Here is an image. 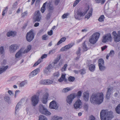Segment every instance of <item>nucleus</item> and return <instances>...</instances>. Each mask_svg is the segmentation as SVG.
Returning a JSON list of instances; mask_svg holds the SVG:
<instances>
[{
	"label": "nucleus",
	"instance_id": "774afa93",
	"mask_svg": "<svg viewBox=\"0 0 120 120\" xmlns=\"http://www.w3.org/2000/svg\"><path fill=\"white\" fill-rule=\"evenodd\" d=\"M53 31L52 30H51L50 31L48 32V34L49 35L51 36L52 34Z\"/></svg>",
	"mask_w": 120,
	"mask_h": 120
},
{
	"label": "nucleus",
	"instance_id": "7c9ffc66",
	"mask_svg": "<svg viewBox=\"0 0 120 120\" xmlns=\"http://www.w3.org/2000/svg\"><path fill=\"white\" fill-rule=\"evenodd\" d=\"M74 45V44L73 43L69 44L68 45L65 46V47L67 50L69 49L72 47Z\"/></svg>",
	"mask_w": 120,
	"mask_h": 120
},
{
	"label": "nucleus",
	"instance_id": "bb28decb",
	"mask_svg": "<svg viewBox=\"0 0 120 120\" xmlns=\"http://www.w3.org/2000/svg\"><path fill=\"white\" fill-rule=\"evenodd\" d=\"M31 46L29 45L27 47V49H26L25 50L23 49V52L24 53H26L28 52L31 49Z\"/></svg>",
	"mask_w": 120,
	"mask_h": 120
},
{
	"label": "nucleus",
	"instance_id": "8fccbe9b",
	"mask_svg": "<svg viewBox=\"0 0 120 120\" xmlns=\"http://www.w3.org/2000/svg\"><path fill=\"white\" fill-rule=\"evenodd\" d=\"M105 0H98V1L97 2V3L98 4L101 3V4H103L105 2Z\"/></svg>",
	"mask_w": 120,
	"mask_h": 120
},
{
	"label": "nucleus",
	"instance_id": "6e6552de",
	"mask_svg": "<svg viewBox=\"0 0 120 120\" xmlns=\"http://www.w3.org/2000/svg\"><path fill=\"white\" fill-rule=\"evenodd\" d=\"M39 96L36 95L32 96L31 98L32 104L34 106H35L38 103L39 101Z\"/></svg>",
	"mask_w": 120,
	"mask_h": 120
},
{
	"label": "nucleus",
	"instance_id": "58836bf2",
	"mask_svg": "<svg viewBox=\"0 0 120 120\" xmlns=\"http://www.w3.org/2000/svg\"><path fill=\"white\" fill-rule=\"evenodd\" d=\"M42 60L41 59H40L38 60L36 63H35L34 65H33V67H35L37 65H38L41 62Z\"/></svg>",
	"mask_w": 120,
	"mask_h": 120
},
{
	"label": "nucleus",
	"instance_id": "412c9836",
	"mask_svg": "<svg viewBox=\"0 0 120 120\" xmlns=\"http://www.w3.org/2000/svg\"><path fill=\"white\" fill-rule=\"evenodd\" d=\"M83 98L85 101H87L89 99V93L87 92H85L83 94Z\"/></svg>",
	"mask_w": 120,
	"mask_h": 120
},
{
	"label": "nucleus",
	"instance_id": "49530a36",
	"mask_svg": "<svg viewBox=\"0 0 120 120\" xmlns=\"http://www.w3.org/2000/svg\"><path fill=\"white\" fill-rule=\"evenodd\" d=\"M75 80L74 77L72 76H70L68 78V81L70 82H73Z\"/></svg>",
	"mask_w": 120,
	"mask_h": 120
},
{
	"label": "nucleus",
	"instance_id": "b1692460",
	"mask_svg": "<svg viewBox=\"0 0 120 120\" xmlns=\"http://www.w3.org/2000/svg\"><path fill=\"white\" fill-rule=\"evenodd\" d=\"M8 67V66L7 65L5 67H0V74L5 71L7 69Z\"/></svg>",
	"mask_w": 120,
	"mask_h": 120
},
{
	"label": "nucleus",
	"instance_id": "9d476101",
	"mask_svg": "<svg viewBox=\"0 0 120 120\" xmlns=\"http://www.w3.org/2000/svg\"><path fill=\"white\" fill-rule=\"evenodd\" d=\"M88 11V10H87L85 12L78 11L77 12V15H74L75 18L77 19L80 20V18L79 16L81 17L84 16L86 14Z\"/></svg>",
	"mask_w": 120,
	"mask_h": 120
},
{
	"label": "nucleus",
	"instance_id": "cd10ccee",
	"mask_svg": "<svg viewBox=\"0 0 120 120\" xmlns=\"http://www.w3.org/2000/svg\"><path fill=\"white\" fill-rule=\"evenodd\" d=\"M60 56H59L58 57H57L56 59L54 61L52 62V64H51L54 67V65L57 63L59 61V60L60 59Z\"/></svg>",
	"mask_w": 120,
	"mask_h": 120
},
{
	"label": "nucleus",
	"instance_id": "dca6fc26",
	"mask_svg": "<svg viewBox=\"0 0 120 120\" xmlns=\"http://www.w3.org/2000/svg\"><path fill=\"white\" fill-rule=\"evenodd\" d=\"M49 97L48 93H46L43 95L41 99V101L44 104H46L47 102L48 99Z\"/></svg>",
	"mask_w": 120,
	"mask_h": 120
},
{
	"label": "nucleus",
	"instance_id": "7ed1b4c3",
	"mask_svg": "<svg viewBox=\"0 0 120 120\" xmlns=\"http://www.w3.org/2000/svg\"><path fill=\"white\" fill-rule=\"evenodd\" d=\"M100 34L98 32H96L93 34L91 36L89 39V41L92 44H94L98 41L100 36Z\"/></svg>",
	"mask_w": 120,
	"mask_h": 120
},
{
	"label": "nucleus",
	"instance_id": "423d86ee",
	"mask_svg": "<svg viewBox=\"0 0 120 120\" xmlns=\"http://www.w3.org/2000/svg\"><path fill=\"white\" fill-rule=\"evenodd\" d=\"M112 40V38L111 34L108 33L103 36L102 41L103 43H106L108 41L111 42Z\"/></svg>",
	"mask_w": 120,
	"mask_h": 120
},
{
	"label": "nucleus",
	"instance_id": "052dcab7",
	"mask_svg": "<svg viewBox=\"0 0 120 120\" xmlns=\"http://www.w3.org/2000/svg\"><path fill=\"white\" fill-rule=\"evenodd\" d=\"M61 77L64 80V81H66L67 80V79H65V75H62Z\"/></svg>",
	"mask_w": 120,
	"mask_h": 120
},
{
	"label": "nucleus",
	"instance_id": "0eeeda50",
	"mask_svg": "<svg viewBox=\"0 0 120 120\" xmlns=\"http://www.w3.org/2000/svg\"><path fill=\"white\" fill-rule=\"evenodd\" d=\"M54 67L51 64H49L44 69L43 72L45 75H50L51 69Z\"/></svg>",
	"mask_w": 120,
	"mask_h": 120
},
{
	"label": "nucleus",
	"instance_id": "ea45409f",
	"mask_svg": "<svg viewBox=\"0 0 120 120\" xmlns=\"http://www.w3.org/2000/svg\"><path fill=\"white\" fill-rule=\"evenodd\" d=\"M42 60L41 59H40L38 60L36 63H35L34 65H33V67H35L37 65H38L41 62Z\"/></svg>",
	"mask_w": 120,
	"mask_h": 120
},
{
	"label": "nucleus",
	"instance_id": "680f3d73",
	"mask_svg": "<svg viewBox=\"0 0 120 120\" xmlns=\"http://www.w3.org/2000/svg\"><path fill=\"white\" fill-rule=\"evenodd\" d=\"M79 2L77 0H76L73 4V6L75 7L77 4Z\"/></svg>",
	"mask_w": 120,
	"mask_h": 120
},
{
	"label": "nucleus",
	"instance_id": "4be33fe9",
	"mask_svg": "<svg viewBox=\"0 0 120 120\" xmlns=\"http://www.w3.org/2000/svg\"><path fill=\"white\" fill-rule=\"evenodd\" d=\"M93 11V9L92 8H90V9L88 13L85 16V18H87L88 19H89L92 15Z\"/></svg>",
	"mask_w": 120,
	"mask_h": 120
},
{
	"label": "nucleus",
	"instance_id": "4468645a",
	"mask_svg": "<svg viewBox=\"0 0 120 120\" xmlns=\"http://www.w3.org/2000/svg\"><path fill=\"white\" fill-rule=\"evenodd\" d=\"M82 102L80 99L77 100L74 104V108L76 109H80L81 108Z\"/></svg>",
	"mask_w": 120,
	"mask_h": 120
},
{
	"label": "nucleus",
	"instance_id": "a211bd4d",
	"mask_svg": "<svg viewBox=\"0 0 120 120\" xmlns=\"http://www.w3.org/2000/svg\"><path fill=\"white\" fill-rule=\"evenodd\" d=\"M40 71V69L39 68H37L32 71L30 73V76L31 77H33Z\"/></svg>",
	"mask_w": 120,
	"mask_h": 120
},
{
	"label": "nucleus",
	"instance_id": "c85d7f7f",
	"mask_svg": "<svg viewBox=\"0 0 120 120\" xmlns=\"http://www.w3.org/2000/svg\"><path fill=\"white\" fill-rule=\"evenodd\" d=\"M98 64L99 66L101 65H104V60L102 59H100L98 60Z\"/></svg>",
	"mask_w": 120,
	"mask_h": 120
},
{
	"label": "nucleus",
	"instance_id": "79ce46f5",
	"mask_svg": "<svg viewBox=\"0 0 120 120\" xmlns=\"http://www.w3.org/2000/svg\"><path fill=\"white\" fill-rule=\"evenodd\" d=\"M86 41H84L83 44V48L85 51H86L88 49L87 48L85 44Z\"/></svg>",
	"mask_w": 120,
	"mask_h": 120
},
{
	"label": "nucleus",
	"instance_id": "338daca9",
	"mask_svg": "<svg viewBox=\"0 0 120 120\" xmlns=\"http://www.w3.org/2000/svg\"><path fill=\"white\" fill-rule=\"evenodd\" d=\"M26 84L25 82H23L20 83V86L21 87H22L24 86Z\"/></svg>",
	"mask_w": 120,
	"mask_h": 120
},
{
	"label": "nucleus",
	"instance_id": "0e129e2a",
	"mask_svg": "<svg viewBox=\"0 0 120 120\" xmlns=\"http://www.w3.org/2000/svg\"><path fill=\"white\" fill-rule=\"evenodd\" d=\"M47 55L46 54H44L42 55L41 57V58L42 59H43L47 57Z\"/></svg>",
	"mask_w": 120,
	"mask_h": 120
},
{
	"label": "nucleus",
	"instance_id": "1a4fd4ad",
	"mask_svg": "<svg viewBox=\"0 0 120 120\" xmlns=\"http://www.w3.org/2000/svg\"><path fill=\"white\" fill-rule=\"evenodd\" d=\"M76 96L75 94V93L71 94L70 95L68 96L66 99L67 103L69 105H71L72 103L73 100Z\"/></svg>",
	"mask_w": 120,
	"mask_h": 120
},
{
	"label": "nucleus",
	"instance_id": "09e8293b",
	"mask_svg": "<svg viewBox=\"0 0 120 120\" xmlns=\"http://www.w3.org/2000/svg\"><path fill=\"white\" fill-rule=\"evenodd\" d=\"M79 72L82 75L86 73L85 70L83 69L80 70Z\"/></svg>",
	"mask_w": 120,
	"mask_h": 120
},
{
	"label": "nucleus",
	"instance_id": "2eb2a0df",
	"mask_svg": "<svg viewBox=\"0 0 120 120\" xmlns=\"http://www.w3.org/2000/svg\"><path fill=\"white\" fill-rule=\"evenodd\" d=\"M49 107L52 109H56L58 108V106L56 103L55 100H53L49 104Z\"/></svg>",
	"mask_w": 120,
	"mask_h": 120
},
{
	"label": "nucleus",
	"instance_id": "72a5a7b5",
	"mask_svg": "<svg viewBox=\"0 0 120 120\" xmlns=\"http://www.w3.org/2000/svg\"><path fill=\"white\" fill-rule=\"evenodd\" d=\"M54 8L53 6L51 5H50L48 7V11L49 12L52 13L53 11Z\"/></svg>",
	"mask_w": 120,
	"mask_h": 120
},
{
	"label": "nucleus",
	"instance_id": "bf43d9fd",
	"mask_svg": "<svg viewBox=\"0 0 120 120\" xmlns=\"http://www.w3.org/2000/svg\"><path fill=\"white\" fill-rule=\"evenodd\" d=\"M27 13L26 11H25L23 13H22V14H21V15L22 17H24L26 16L27 15Z\"/></svg>",
	"mask_w": 120,
	"mask_h": 120
},
{
	"label": "nucleus",
	"instance_id": "c756f323",
	"mask_svg": "<svg viewBox=\"0 0 120 120\" xmlns=\"http://www.w3.org/2000/svg\"><path fill=\"white\" fill-rule=\"evenodd\" d=\"M95 66L94 65L91 64L89 66V69L91 71H93L95 70Z\"/></svg>",
	"mask_w": 120,
	"mask_h": 120
},
{
	"label": "nucleus",
	"instance_id": "a878e982",
	"mask_svg": "<svg viewBox=\"0 0 120 120\" xmlns=\"http://www.w3.org/2000/svg\"><path fill=\"white\" fill-rule=\"evenodd\" d=\"M62 117H58L56 115H54L52 117L51 120H61Z\"/></svg>",
	"mask_w": 120,
	"mask_h": 120
},
{
	"label": "nucleus",
	"instance_id": "5fc2aeb1",
	"mask_svg": "<svg viewBox=\"0 0 120 120\" xmlns=\"http://www.w3.org/2000/svg\"><path fill=\"white\" fill-rule=\"evenodd\" d=\"M4 99L5 101L8 102H10V99L8 96H6L4 97Z\"/></svg>",
	"mask_w": 120,
	"mask_h": 120
},
{
	"label": "nucleus",
	"instance_id": "f8f14e48",
	"mask_svg": "<svg viewBox=\"0 0 120 120\" xmlns=\"http://www.w3.org/2000/svg\"><path fill=\"white\" fill-rule=\"evenodd\" d=\"M35 14L33 16V19H34V22H39L40 20L41 15H40V13L39 11H36Z\"/></svg>",
	"mask_w": 120,
	"mask_h": 120
},
{
	"label": "nucleus",
	"instance_id": "37998d69",
	"mask_svg": "<svg viewBox=\"0 0 120 120\" xmlns=\"http://www.w3.org/2000/svg\"><path fill=\"white\" fill-rule=\"evenodd\" d=\"M105 17L104 15H101L98 19V21L100 22H101L104 21V19Z\"/></svg>",
	"mask_w": 120,
	"mask_h": 120
},
{
	"label": "nucleus",
	"instance_id": "20e7f679",
	"mask_svg": "<svg viewBox=\"0 0 120 120\" xmlns=\"http://www.w3.org/2000/svg\"><path fill=\"white\" fill-rule=\"evenodd\" d=\"M39 111L41 114L46 115H50L51 114V112L42 105H40L39 106Z\"/></svg>",
	"mask_w": 120,
	"mask_h": 120
},
{
	"label": "nucleus",
	"instance_id": "e433bc0d",
	"mask_svg": "<svg viewBox=\"0 0 120 120\" xmlns=\"http://www.w3.org/2000/svg\"><path fill=\"white\" fill-rule=\"evenodd\" d=\"M42 40H47L49 38L47 34H45L43 35L42 37Z\"/></svg>",
	"mask_w": 120,
	"mask_h": 120
},
{
	"label": "nucleus",
	"instance_id": "f3484780",
	"mask_svg": "<svg viewBox=\"0 0 120 120\" xmlns=\"http://www.w3.org/2000/svg\"><path fill=\"white\" fill-rule=\"evenodd\" d=\"M19 47L16 45H11L10 47V51L11 52H13L19 48Z\"/></svg>",
	"mask_w": 120,
	"mask_h": 120
},
{
	"label": "nucleus",
	"instance_id": "69168bd1",
	"mask_svg": "<svg viewBox=\"0 0 120 120\" xmlns=\"http://www.w3.org/2000/svg\"><path fill=\"white\" fill-rule=\"evenodd\" d=\"M60 50L61 51H66L67 50L65 48V46H64V47H62L61 49Z\"/></svg>",
	"mask_w": 120,
	"mask_h": 120
},
{
	"label": "nucleus",
	"instance_id": "473e14b6",
	"mask_svg": "<svg viewBox=\"0 0 120 120\" xmlns=\"http://www.w3.org/2000/svg\"><path fill=\"white\" fill-rule=\"evenodd\" d=\"M66 39V38L65 37L63 38H61L58 41L57 43V45H59L62 42L64 41Z\"/></svg>",
	"mask_w": 120,
	"mask_h": 120
},
{
	"label": "nucleus",
	"instance_id": "3c124183",
	"mask_svg": "<svg viewBox=\"0 0 120 120\" xmlns=\"http://www.w3.org/2000/svg\"><path fill=\"white\" fill-rule=\"evenodd\" d=\"M56 49H54L52 50H51L49 52V54H52L54 53L56 51Z\"/></svg>",
	"mask_w": 120,
	"mask_h": 120
},
{
	"label": "nucleus",
	"instance_id": "39448f33",
	"mask_svg": "<svg viewBox=\"0 0 120 120\" xmlns=\"http://www.w3.org/2000/svg\"><path fill=\"white\" fill-rule=\"evenodd\" d=\"M33 31V30L31 29L26 34V39L29 42H30L32 41L34 38V35Z\"/></svg>",
	"mask_w": 120,
	"mask_h": 120
},
{
	"label": "nucleus",
	"instance_id": "c9c22d12",
	"mask_svg": "<svg viewBox=\"0 0 120 120\" xmlns=\"http://www.w3.org/2000/svg\"><path fill=\"white\" fill-rule=\"evenodd\" d=\"M39 120H48L45 116L42 115H41L39 116Z\"/></svg>",
	"mask_w": 120,
	"mask_h": 120
},
{
	"label": "nucleus",
	"instance_id": "6ab92c4d",
	"mask_svg": "<svg viewBox=\"0 0 120 120\" xmlns=\"http://www.w3.org/2000/svg\"><path fill=\"white\" fill-rule=\"evenodd\" d=\"M23 48H22L16 54L15 57L16 58H19L22 56V54H25L23 52Z\"/></svg>",
	"mask_w": 120,
	"mask_h": 120
},
{
	"label": "nucleus",
	"instance_id": "e2e57ef3",
	"mask_svg": "<svg viewBox=\"0 0 120 120\" xmlns=\"http://www.w3.org/2000/svg\"><path fill=\"white\" fill-rule=\"evenodd\" d=\"M60 2V0H55V3L56 5H58Z\"/></svg>",
	"mask_w": 120,
	"mask_h": 120
},
{
	"label": "nucleus",
	"instance_id": "ddd939ff",
	"mask_svg": "<svg viewBox=\"0 0 120 120\" xmlns=\"http://www.w3.org/2000/svg\"><path fill=\"white\" fill-rule=\"evenodd\" d=\"M40 83L44 85H49L52 84L53 81L50 79H43L41 80Z\"/></svg>",
	"mask_w": 120,
	"mask_h": 120
},
{
	"label": "nucleus",
	"instance_id": "9b49d317",
	"mask_svg": "<svg viewBox=\"0 0 120 120\" xmlns=\"http://www.w3.org/2000/svg\"><path fill=\"white\" fill-rule=\"evenodd\" d=\"M113 36V38L115 41L119 42L120 41V31H118L117 34L115 31H114L112 33Z\"/></svg>",
	"mask_w": 120,
	"mask_h": 120
},
{
	"label": "nucleus",
	"instance_id": "393cba45",
	"mask_svg": "<svg viewBox=\"0 0 120 120\" xmlns=\"http://www.w3.org/2000/svg\"><path fill=\"white\" fill-rule=\"evenodd\" d=\"M112 90V89L111 88H109L108 90L106 95V98L107 99L109 98V97L111 94Z\"/></svg>",
	"mask_w": 120,
	"mask_h": 120
},
{
	"label": "nucleus",
	"instance_id": "603ef678",
	"mask_svg": "<svg viewBox=\"0 0 120 120\" xmlns=\"http://www.w3.org/2000/svg\"><path fill=\"white\" fill-rule=\"evenodd\" d=\"M60 75L59 72V71H57L55 72L53 74V76L55 77H58Z\"/></svg>",
	"mask_w": 120,
	"mask_h": 120
},
{
	"label": "nucleus",
	"instance_id": "2f4dec72",
	"mask_svg": "<svg viewBox=\"0 0 120 120\" xmlns=\"http://www.w3.org/2000/svg\"><path fill=\"white\" fill-rule=\"evenodd\" d=\"M115 109L116 112L120 114V103L118 105Z\"/></svg>",
	"mask_w": 120,
	"mask_h": 120
},
{
	"label": "nucleus",
	"instance_id": "13d9d810",
	"mask_svg": "<svg viewBox=\"0 0 120 120\" xmlns=\"http://www.w3.org/2000/svg\"><path fill=\"white\" fill-rule=\"evenodd\" d=\"M95 117L92 115H91L89 117V120H95Z\"/></svg>",
	"mask_w": 120,
	"mask_h": 120
},
{
	"label": "nucleus",
	"instance_id": "6e6d98bb",
	"mask_svg": "<svg viewBox=\"0 0 120 120\" xmlns=\"http://www.w3.org/2000/svg\"><path fill=\"white\" fill-rule=\"evenodd\" d=\"M88 108V105L86 104H85L84 105V109L87 111V110Z\"/></svg>",
	"mask_w": 120,
	"mask_h": 120
},
{
	"label": "nucleus",
	"instance_id": "4d7b16f0",
	"mask_svg": "<svg viewBox=\"0 0 120 120\" xmlns=\"http://www.w3.org/2000/svg\"><path fill=\"white\" fill-rule=\"evenodd\" d=\"M0 52L1 54H3L4 52V50L3 47L1 46L0 47Z\"/></svg>",
	"mask_w": 120,
	"mask_h": 120
},
{
	"label": "nucleus",
	"instance_id": "a18cd8bd",
	"mask_svg": "<svg viewBox=\"0 0 120 120\" xmlns=\"http://www.w3.org/2000/svg\"><path fill=\"white\" fill-rule=\"evenodd\" d=\"M99 67V69L101 71H103L105 69V67L104 66V65H101Z\"/></svg>",
	"mask_w": 120,
	"mask_h": 120
},
{
	"label": "nucleus",
	"instance_id": "f257e3e1",
	"mask_svg": "<svg viewBox=\"0 0 120 120\" xmlns=\"http://www.w3.org/2000/svg\"><path fill=\"white\" fill-rule=\"evenodd\" d=\"M103 95L102 93H97L93 94L91 97L90 101L93 104L96 103L100 104L103 102Z\"/></svg>",
	"mask_w": 120,
	"mask_h": 120
},
{
	"label": "nucleus",
	"instance_id": "864d4df0",
	"mask_svg": "<svg viewBox=\"0 0 120 120\" xmlns=\"http://www.w3.org/2000/svg\"><path fill=\"white\" fill-rule=\"evenodd\" d=\"M81 48H79L78 51L76 52V54L78 56H80V55Z\"/></svg>",
	"mask_w": 120,
	"mask_h": 120
},
{
	"label": "nucleus",
	"instance_id": "a19ab883",
	"mask_svg": "<svg viewBox=\"0 0 120 120\" xmlns=\"http://www.w3.org/2000/svg\"><path fill=\"white\" fill-rule=\"evenodd\" d=\"M52 13L49 12L46 15V19H47L48 20L50 18L52 15Z\"/></svg>",
	"mask_w": 120,
	"mask_h": 120
},
{
	"label": "nucleus",
	"instance_id": "de8ad7c7",
	"mask_svg": "<svg viewBox=\"0 0 120 120\" xmlns=\"http://www.w3.org/2000/svg\"><path fill=\"white\" fill-rule=\"evenodd\" d=\"M114 54V51L113 50H111L110 51L109 55H110V56L112 57L113 56Z\"/></svg>",
	"mask_w": 120,
	"mask_h": 120
},
{
	"label": "nucleus",
	"instance_id": "f704fd0d",
	"mask_svg": "<svg viewBox=\"0 0 120 120\" xmlns=\"http://www.w3.org/2000/svg\"><path fill=\"white\" fill-rule=\"evenodd\" d=\"M46 3L47 2H45V3H44L42 7L41 8V11L42 13H43L44 12L45 10V6Z\"/></svg>",
	"mask_w": 120,
	"mask_h": 120
},
{
	"label": "nucleus",
	"instance_id": "5701e85b",
	"mask_svg": "<svg viewBox=\"0 0 120 120\" xmlns=\"http://www.w3.org/2000/svg\"><path fill=\"white\" fill-rule=\"evenodd\" d=\"M22 103L21 102H19L16 105L15 108V113L18 112L19 110V109L21 107V106Z\"/></svg>",
	"mask_w": 120,
	"mask_h": 120
},
{
	"label": "nucleus",
	"instance_id": "aec40b11",
	"mask_svg": "<svg viewBox=\"0 0 120 120\" xmlns=\"http://www.w3.org/2000/svg\"><path fill=\"white\" fill-rule=\"evenodd\" d=\"M16 34V32L15 31H10L7 32V35L8 37H10L11 36L14 37L15 36Z\"/></svg>",
	"mask_w": 120,
	"mask_h": 120
},
{
	"label": "nucleus",
	"instance_id": "4c0bfd02",
	"mask_svg": "<svg viewBox=\"0 0 120 120\" xmlns=\"http://www.w3.org/2000/svg\"><path fill=\"white\" fill-rule=\"evenodd\" d=\"M67 66V64H65L62 68L61 69V71L62 72H64L66 71V68Z\"/></svg>",
	"mask_w": 120,
	"mask_h": 120
},
{
	"label": "nucleus",
	"instance_id": "c03bdc74",
	"mask_svg": "<svg viewBox=\"0 0 120 120\" xmlns=\"http://www.w3.org/2000/svg\"><path fill=\"white\" fill-rule=\"evenodd\" d=\"M71 90V89L69 87H67L64 88L63 90V92H66Z\"/></svg>",
	"mask_w": 120,
	"mask_h": 120
},
{
	"label": "nucleus",
	"instance_id": "f03ea898",
	"mask_svg": "<svg viewBox=\"0 0 120 120\" xmlns=\"http://www.w3.org/2000/svg\"><path fill=\"white\" fill-rule=\"evenodd\" d=\"M113 112L111 111L106 112L105 110H102L100 113L101 120H110L113 117Z\"/></svg>",
	"mask_w": 120,
	"mask_h": 120
}]
</instances>
